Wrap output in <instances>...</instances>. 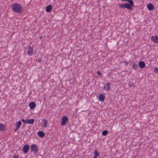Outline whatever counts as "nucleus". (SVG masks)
<instances>
[{
	"mask_svg": "<svg viewBox=\"0 0 158 158\" xmlns=\"http://www.w3.org/2000/svg\"><path fill=\"white\" fill-rule=\"evenodd\" d=\"M124 2H127L129 3H125L124 4H119V6L122 8H126L128 10H131L132 7L134 6L133 1L132 0H122Z\"/></svg>",
	"mask_w": 158,
	"mask_h": 158,
	"instance_id": "nucleus-1",
	"label": "nucleus"
},
{
	"mask_svg": "<svg viewBox=\"0 0 158 158\" xmlns=\"http://www.w3.org/2000/svg\"><path fill=\"white\" fill-rule=\"evenodd\" d=\"M11 7L12 11L14 12L21 13L23 11L22 7L21 5L18 3L13 4Z\"/></svg>",
	"mask_w": 158,
	"mask_h": 158,
	"instance_id": "nucleus-2",
	"label": "nucleus"
},
{
	"mask_svg": "<svg viewBox=\"0 0 158 158\" xmlns=\"http://www.w3.org/2000/svg\"><path fill=\"white\" fill-rule=\"evenodd\" d=\"M31 152H34V153H36L38 151L37 146L34 144H32L31 146Z\"/></svg>",
	"mask_w": 158,
	"mask_h": 158,
	"instance_id": "nucleus-3",
	"label": "nucleus"
},
{
	"mask_svg": "<svg viewBox=\"0 0 158 158\" xmlns=\"http://www.w3.org/2000/svg\"><path fill=\"white\" fill-rule=\"evenodd\" d=\"M68 120V118L65 116H64L62 118V120L61 122V125L62 126H65L66 123H67Z\"/></svg>",
	"mask_w": 158,
	"mask_h": 158,
	"instance_id": "nucleus-4",
	"label": "nucleus"
},
{
	"mask_svg": "<svg viewBox=\"0 0 158 158\" xmlns=\"http://www.w3.org/2000/svg\"><path fill=\"white\" fill-rule=\"evenodd\" d=\"M33 47L29 45L28 46V51L27 54L29 56H32L33 54Z\"/></svg>",
	"mask_w": 158,
	"mask_h": 158,
	"instance_id": "nucleus-5",
	"label": "nucleus"
},
{
	"mask_svg": "<svg viewBox=\"0 0 158 158\" xmlns=\"http://www.w3.org/2000/svg\"><path fill=\"white\" fill-rule=\"evenodd\" d=\"M110 84L109 83H106L104 85L103 89L107 91H109L110 89Z\"/></svg>",
	"mask_w": 158,
	"mask_h": 158,
	"instance_id": "nucleus-6",
	"label": "nucleus"
},
{
	"mask_svg": "<svg viewBox=\"0 0 158 158\" xmlns=\"http://www.w3.org/2000/svg\"><path fill=\"white\" fill-rule=\"evenodd\" d=\"M29 146L28 144H26L23 147V152L24 154L27 153L29 149Z\"/></svg>",
	"mask_w": 158,
	"mask_h": 158,
	"instance_id": "nucleus-7",
	"label": "nucleus"
},
{
	"mask_svg": "<svg viewBox=\"0 0 158 158\" xmlns=\"http://www.w3.org/2000/svg\"><path fill=\"white\" fill-rule=\"evenodd\" d=\"M105 96L102 94H100L98 97V99L100 102H103L105 99Z\"/></svg>",
	"mask_w": 158,
	"mask_h": 158,
	"instance_id": "nucleus-8",
	"label": "nucleus"
},
{
	"mask_svg": "<svg viewBox=\"0 0 158 158\" xmlns=\"http://www.w3.org/2000/svg\"><path fill=\"white\" fill-rule=\"evenodd\" d=\"M138 65L139 66L141 69L143 68L145 66V62L144 61H142L139 62Z\"/></svg>",
	"mask_w": 158,
	"mask_h": 158,
	"instance_id": "nucleus-9",
	"label": "nucleus"
},
{
	"mask_svg": "<svg viewBox=\"0 0 158 158\" xmlns=\"http://www.w3.org/2000/svg\"><path fill=\"white\" fill-rule=\"evenodd\" d=\"M29 106L30 109L31 110L33 109L36 106V104L34 102H31L29 104Z\"/></svg>",
	"mask_w": 158,
	"mask_h": 158,
	"instance_id": "nucleus-10",
	"label": "nucleus"
},
{
	"mask_svg": "<svg viewBox=\"0 0 158 158\" xmlns=\"http://www.w3.org/2000/svg\"><path fill=\"white\" fill-rule=\"evenodd\" d=\"M148 9L149 10H152L154 9V6L152 3H150L147 5Z\"/></svg>",
	"mask_w": 158,
	"mask_h": 158,
	"instance_id": "nucleus-11",
	"label": "nucleus"
},
{
	"mask_svg": "<svg viewBox=\"0 0 158 158\" xmlns=\"http://www.w3.org/2000/svg\"><path fill=\"white\" fill-rule=\"evenodd\" d=\"M52 9V6L51 5H48L46 8V11L47 12H50Z\"/></svg>",
	"mask_w": 158,
	"mask_h": 158,
	"instance_id": "nucleus-12",
	"label": "nucleus"
},
{
	"mask_svg": "<svg viewBox=\"0 0 158 158\" xmlns=\"http://www.w3.org/2000/svg\"><path fill=\"white\" fill-rule=\"evenodd\" d=\"M152 40L155 43H158V38L157 36H152L151 37Z\"/></svg>",
	"mask_w": 158,
	"mask_h": 158,
	"instance_id": "nucleus-13",
	"label": "nucleus"
},
{
	"mask_svg": "<svg viewBox=\"0 0 158 158\" xmlns=\"http://www.w3.org/2000/svg\"><path fill=\"white\" fill-rule=\"evenodd\" d=\"M6 127L5 125H4L2 123H0V131H3L6 129Z\"/></svg>",
	"mask_w": 158,
	"mask_h": 158,
	"instance_id": "nucleus-14",
	"label": "nucleus"
},
{
	"mask_svg": "<svg viewBox=\"0 0 158 158\" xmlns=\"http://www.w3.org/2000/svg\"><path fill=\"white\" fill-rule=\"evenodd\" d=\"M38 135L39 137L42 138L44 136L45 134L43 131H40L38 132Z\"/></svg>",
	"mask_w": 158,
	"mask_h": 158,
	"instance_id": "nucleus-15",
	"label": "nucleus"
},
{
	"mask_svg": "<svg viewBox=\"0 0 158 158\" xmlns=\"http://www.w3.org/2000/svg\"><path fill=\"white\" fill-rule=\"evenodd\" d=\"M99 155V153L97 151V150H94V158H97V157Z\"/></svg>",
	"mask_w": 158,
	"mask_h": 158,
	"instance_id": "nucleus-16",
	"label": "nucleus"
},
{
	"mask_svg": "<svg viewBox=\"0 0 158 158\" xmlns=\"http://www.w3.org/2000/svg\"><path fill=\"white\" fill-rule=\"evenodd\" d=\"M132 68L134 70H136L138 68V64L133 63L132 64Z\"/></svg>",
	"mask_w": 158,
	"mask_h": 158,
	"instance_id": "nucleus-17",
	"label": "nucleus"
},
{
	"mask_svg": "<svg viewBox=\"0 0 158 158\" xmlns=\"http://www.w3.org/2000/svg\"><path fill=\"white\" fill-rule=\"evenodd\" d=\"M34 120L35 119L33 118L29 119L27 121V123L30 124H33L34 123Z\"/></svg>",
	"mask_w": 158,
	"mask_h": 158,
	"instance_id": "nucleus-18",
	"label": "nucleus"
},
{
	"mask_svg": "<svg viewBox=\"0 0 158 158\" xmlns=\"http://www.w3.org/2000/svg\"><path fill=\"white\" fill-rule=\"evenodd\" d=\"M21 123H22L20 121H19L18 122H16L15 127H16L17 128H19L20 125L21 124Z\"/></svg>",
	"mask_w": 158,
	"mask_h": 158,
	"instance_id": "nucleus-19",
	"label": "nucleus"
},
{
	"mask_svg": "<svg viewBox=\"0 0 158 158\" xmlns=\"http://www.w3.org/2000/svg\"><path fill=\"white\" fill-rule=\"evenodd\" d=\"M43 121H44V125H43V127H47V125L48 124V121H47V120H46L45 119H44V120H43Z\"/></svg>",
	"mask_w": 158,
	"mask_h": 158,
	"instance_id": "nucleus-20",
	"label": "nucleus"
},
{
	"mask_svg": "<svg viewBox=\"0 0 158 158\" xmlns=\"http://www.w3.org/2000/svg\"><path fill=\"white\" fill-rule=\"evenodd\" d=\"M108 131L106 130H104L102 132V134L103 135L105 136L107 135V133H108Z\"/></svg>",
	"mask_w": 158,
	"mask_h": 158,
	"instance_id": "nucleus-21",
	"label": "nucleus"
},
{
	"mask_svg": "<svg viewBox=\"0 0 158 158\" xmlns=\"http://www.w3.org/2000/svg\"><path fill=\"white\" fill-rule=\"evenodd\" d=\"M97 73L99 76H100L101 77H102V75L101 74L100 71H97Z\"/></svg>",
	"mask_w": 158,
	"mask_h": 158,
	"instance_id": "nucleus-22",
	"label": "nucleus"
},
{
	"mask_svg": "<svg viewBox=\"0 0 158 158\" xmlns=\"http://www.w3.org/2000/svg\"><path fill=\"white\" fill-rule=\"evenodd\" d=\"M21 121L23 122L24 123H26L27 124V119L25 120L24 119H22Z\"/></svg>",
	"mask_w": 158,
	"mask_h": 158,
	"instance_id": "nucleus-23",
	"label": "nucleus"
},
{
	"mask_svg": "<svg viewBox=\"0 0 158 158\" xmlns=\"http://www.w3.org/2000/svg\"><path fill=\"white\" fill-rule=\"evenodd\" d=\"M154 71L156 73H158V68H156L154 70Z\"/></svg>",
	"mask_w": 158,
	"mask_h": 158,
	"instance_id": "nucleus-24",
	"label": "nucleus"
},
{
	"mask_svg": "<svg viewBox=\"0 0 158 158\" xmlns=\"http://www.w3.org/2000/svg\"><path fill=\"white\" fill-rule=\"evenodd\" d=\"M13 158H19V156H16V155H14L13 156Z\"/></svg>",
	"mask_w": 158,
	"mask_h": 158,
	"instance_id": "nucleus-25",
	"label": "nucleus"
},
{
	"mask_svg": "<svg viewBox=\"0 0 158 158\" xmlns=\"http://www.w3.org/2000/svg\"><path fill=\"white\" fill-rule=\"evenodd\" d=\"M124 63L126 64V65H127H127L128 63V62L127 61H124Z\"/></svg>",
	"mask_w": 158,
	"mask_h": 158,
	"instance_id": "nucleus-26",
	"label": "nucleus"
},
{
	"mask_svg": "<svg viewBox=\"0 0 158 158\" xmlns=\"http://www.w3.org/2000/svg\"><path fill=\"white\" fill-rule=\"evenodd\" d=\"M133 85V83L130 84L129 85V86L130 87H131Z\"/></svg>",
	"mask_w": 158,
	"mask_h": 158,
	"instance_id": "nucleus-27",
	"label": "nucleus"
},
{
	"mask_svg": "<svg viewBox=\"0 0 158 158\" xmlns=\"http://www.w3.org/2000/svg\"><path fill=\"white\" fill-rule=\"evenodd\" d=\"M38 62H40V63L42 61L41 59H39V60H38Z\"/></svg>",
	"mask_w": 158,
	"mask_h": 158,
	"instance_id": "nucleus-28",
	"label": "nucleus"
},
{
	"mask_svg": "<svg viewBox=\"0 0 158 158\" xmlns=\"http://www.w3.org/2000/svg\"><path fill=\"white\" fill-rule=\"evenodd\" d=\"M19 128H17L16 127H15V132Z\"/></svg>",
	"mask_w": 158,
	"mask_h": 158,
	"instance_id": "nucleus-29",
	"label": "nucleus"
},
{
	"mask_svg": "<svg viewBox=\"0 0 158 158\" xmlns=\"http://www.w3.org/2000/svg\"><path fill=\"white\" fill-rule=\"evenodd\" d=\"M39 39H42V36H40V37H39Z\"/></svg>",
	"mask_w": 158,
	"mask_h": 158,
	"instance_id": "nucleus-30",
	"label": "nucleus"
}]
</instances>
